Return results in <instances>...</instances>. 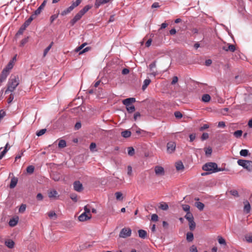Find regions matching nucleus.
<instances>
[{
	"label": "nucleus",
	"instance_id": "f257e3e1",
	"mask_svg": "<svg viewBox=\"0 0 252 252\" xmlns=\"http://www.w3.org/2000/svg\"><path fill=\"white\" fill-rule=\"evenodd\" d=\"M20 79L18 75H11L8 79L7 84V88L5 94L13 93L16 87L19 85Z\"/></svg>",
	"mask_w": 252,
	"mask_h": 252
},
{
	"label": "nucleus",
	"instance_id": "f03ea898",
	"mask_svg": "<svg viewBox=\"0 0 252 252\" xmlns=\"http://www.w3.org/2000/svg\"><path fill=\"white\" fill-rule=\"evenodd\" d=\"M202 169L204 171L210 172L209 173H215L226 170L224 168H218V165L215 162H208L206 163L203 166Z\"/></svg>",
	"mask_w": 252,
	"mask_h": 252
},
{
	"label": "nucleus",
	"instance_id": "7ed1b4c3",
	"mask_svg": "<svg viewBox=\"0 0 252 252\" xmlns=\"http://www.w3.org/2000/svg\"><path fill=\"white\" fill-rule=\"evenodd\" d=\"M237 163L239 165L242 166L248 171H252V161L245 159H239L237 161Z\"/></svg>",
	"mask_w": 252,
	"mask_h": 252
},
{
	"label": "nucleus",
	"instance_id": "20e7f679",
	"mask_svg": "<svg viewBox=\"0 0 252 252\" xmlns=\"http://www.w3.org/2000/svg\"><path fill=\"white\" fill-rule=\"evenodd\" d=\"M131 234V230L129 227L123 228L120 232L119 237L126 238L129 237Z\"/></svg>",
	"mask_w": 252,
	"mask_h": 252
},
{
	"label": "nucleus",
	"instance_id": "39448f33",
	"mask_svg": "<svg viewBox=\"0 0 252 252\" xmlns=\"http://www.w3.org/2000/svg\"><path fill=\"white\" fill-rule=\"evenodd\" d=\"M176 144L175 142L170 141L167 144V152L169 154H172L175 151Z\"/></svg>",
	"mask_w": 252,
	"mask_h": 252
},
{
	"label": "nucleus",
	"instance_id": "423d86ee",
	"mask_svg": "<svg viewBox=\"0 0 252 252\" xmlns=\"http://www.w3.org/2000/svg\"><path fill=\"white\" fill-rule=\"evenodd\" d=\"M87 44L86 42L83 43L80 46L77 47L75 49V51L77 52H80L79 54H82L86 52L89 51L91 49L90 47H87L86 48L83 49V48Z\"/></svg>",
	"mask_w": 252,
	"mask_h": 252
},
{
	"label": "nucleus",
	"instance_id": "0eeeda50",
	"mask_svg": "<svg viewBox=\"0 0 252 252\" xmlns=\"http://www.w3.org/2000/svg\"><path fill=\"white\" fill-rule=\"evenodd\" d=\"M73 186L74 189L76 191L81 192L83 189V185L79 181H75L73 184Z\"/></svg>",
	"mask_w": 252,
	"mask_h": 252
},
{
	"label": "nucleus",
	"instance_id": "6e6552de",
	"mask_svg": "<svg viewBox=\"0 0 252 252\" xmlns=\"http://www.w3.org/2000/svg\"><path fill=\"white\" fill-rule=\"evenodd\" d=\"M155 172L158 176H162L164 175L165 171L164 168L160 166H156L155 167Z\"/></svg>",
	"mask_w": 252,
	"mask_h": 252
},
{
	"label": "nucleus",
	"instance_id": "1a4fd4ad",
	"mask_svg": "<svg viewBox=\"0 0 252 252\" xmlns=\"http://www.w3.org/2000/svg\"><path fill=\"white\" fill-rule=\"evenodd\" d=\"M135 98L130 97L124 99L123 100V103L127 107L132 105V103L135 102Z\"/></svg>",
	"mask_w": 252,
	"mask_h": 252
},
{
	"label": "nucleus",
	"instance_id": "9d476101",
	"mask_svg": "<svg viewBox=\"0 0 252 252\" xmlns=\"http://www.w3.org/2000/svg\"><path fill=\"white\" fill-rule=\"evenodd\" d=\"M8 74L9 72L6 70H2L0 75V86H1L2 82L6 80Z\"/></svg>",
	"mask_w": 252,
	"mask_h": 252
},
{
	"label": "nucleus",
	"instance_id": "9b49d317",
	"mask_svg": "<svg viewBox=\"0 0 252 252\" xmlns=\"http://www.w3.org/2000/svg\"><path fill=\"white\" fill-rule=\"evenodd\" d=\"M82 16L79 12L77 13L74 18L70 21V24L71 26H73L78 21H79L81 17Z\"/></svg>",
	"mask_w": 252,
	"mask_h": 252
},
{
	"label": "nucleus",
	"instance_id": "f8f14e48",
	"mask_svg": "<svg viewBox=\"0 0 252 252\" xmlns=\"http://www.w3.org/2000/svg\"><path fill=\"white\" fill-rule=\"evenodd\" d=\"M222 49L225 51H230L232 52H234L236 50V47H235V45L228 43L227 47L223 46L222 47Z\"/></svg>",
	"mask_w": 252,
	"mask_h": 252
},
{
	"label": "nucleus",
	"instance_id": "ddd939ff",
	"mask_svg": "<svg viewBox=\"0 0 252 252\" xmlns=\"http://www.w3.org/2000/svg\"><path fill=\"white\" fill-rule=\"evenodd\" d=\"M91 218V215L89 216L88 215L85 214V213H83L78 217V220L80 221H84L90 219Z\"/></svg>",
	"mask_w": 252,
	"mask_h": 252
},
{
	"label": "nucleus",
	"instance_id": "4468645a",
	"mask_svg": "<svg viewBox=\"0 0 252 252\" xmlns=\"http://www.w3.org/2000/svg\"><path fill=\"white\" fill-rule=\"evenodd\" d=\"M46 3V0H44L43 2L42 3V4L39 6V7L34 12V15L37 16L40 13L41 10L44 7Z\"/></svg>",
	"mask_w": 252,
	"mask_h": 252
},
{
	"label": "nucleus",
	"instance_id": "2eb2a0df",
	"mask_svg": "<svg viewBox=\"0 0 252 252\" xmlns=\"http://www.w3.org/2000/svg\"><path fill=\"white\" fill-rule=\"evenodd\" d=\"M244 211L247 214H248L251 211V205L250 203L248 200H246L244 202Z\"/></svg>",
	"mask_w": 252,
	"mask_h": 252
},
{
	"label": "nucleus",
	"instance_id": "dca6fc26",
	"mask_svg": "<svg viewBox=\"0 0 252 252\" xmlns=\"http://www.w3.org/2000/svg\"><path fill=\"white\" fill-rule=\"evenodd\" d=\"M14 242L11 239L7 240L5 241V245L9 249H12L14 246Z\"/></svg>",
	"mask_w": 252,
	"mask_h": 252
},
{
	"label": "nucleus",
	"instance_id": "f3484780",
	"mask_svg": "<svg viewBox=\"0 0 252 252\" xmlns=\"http://www.w3.org/2000/svg\"><path fill=\"white\" fill-rule=\"evenodd\" d=\"M176 168L177 171L183 170L184 169V166L181 161H179L176 163Z\"/></svg>",
	"mask_w": 252,
	"mask_h": 252
},
{
	"label": "nucleus",
	"instance_id": "a211bd4d",
	"mask_svg": "<svg viewBox=\"0 0 252 252\" xmlns=\"http://www.w3.org/2000/svg\"><path fill=\"white\" fill-rule=\"evenodd\" d=\"M139 237L145 239L147 237V232L143 229H140L138 231Z\"/></svg>",
	"mask_w": 252,
	"mask_h": 252
},
{
	"label": "nucleus",
	"instance_id": "6ab92c4d",
	"mask_svg": "<svg viewBox=\"0 0 252 252\" xmlns=\"http://www.w3.org/2000/svg\"><path fill=\"white\" fill-rule=\"evenodd\" d=\"M18 180L16 178L13 177L11 179L9 187L10 189H13L17 184Z\"/></svg>",
	"mask_w": 252,
	"mask_h": 252
},
{
	"label": "nucleus",
	"instance_id": "aec40b11",
	"mask_svg": "<svg viewBox=\"0 0 252 252\" xmlns=\"http://www.w3.org/2000/svg\"><path fill=\"white\" fill-rule=\"evenodd\" d=\"M91 8V6L89 5H86L83 9L79 11V13L82 16H83Z\"/></svg>",
	"mask_w": 252,
	"mask_h": 252
},
{
	"label": "nucleus",
	"instance_id": "412c9836",
	"mask_svg": "<svg viewBox=\"0 0 252 252\" xmlns=\"http://www.w3.org/2000/svg\"><path fill=\"white\" fill-rule=\"evenodd\" d=\"M131 133L129 130H125L121 132L122 136L124 138H128L131 136Z\"/></svg>",
	"mask_w": 252,
	"mask_h": 252
},
{
	"label": "nucleus",
	"instance_id": "4be33fe9",
	"mask_svg": "<svg viewBox=\"0 0 252 252\" xmlns=\"http://www.w3.org/2000/svg\"><path fill=\"white\" fill-rule=\"evenodd\" d=\"M18 221V218H13V219L10 220L9 222V225L10 226H12V227L14 226L17 224Z\"/></svg>",
	"mask_w": 252,
	"mask_h": 252
},
{
	"label": "nucleus",
	"instance_id": "5701e85b",
	"mask_svg": "<svg viewBox=\"0 0 252 252\" xmlns=\"http://www.w3.org/2000/svg\"><path fill=\"white\" fill-rule=\"evenodd\" d=\"M13 67V61H10L6 67L3 69L6 70L9 73L10 70H11Z\"/></svg>",
	"mask_w": 252,
	"mask_h": 252
},
{
	"label": "nucleus",
	"instance_id": "b1692460",
	"mask_svg": "<svg viewBox=\"0 0 252 252\" xmlns=\"http://www.w3.org/2000/svg\"><path fill=\"white\" fill-rule=\"evenodd\" d=\"M72 10H73L70 7V6H69L68 8H66L61 13V15L62 16H65V15L68 14V13H70Z\"/></svg>",
	"mask_w": 252,
	"mask_h": 252
},
{
	"label": "nucleus",
	"instance_id": "393cba45",
	"mask_svg": "<svg viewBox=\"0 0 252 252\" xmlns=\"http://www.w3.org/2000/svg\"><path fill=\"white\" fill-rule=\"evenodd\" d=\"M58 192L56 190H52L48 192V196L49 198H53L56 197Z\"/></svg>",
	"mask_w": 252,
	"mask_h": 252
},
{
	"label": "nucleus",
	"instance_id": "a878e982",
	"mask_svg": "<svg viewBox=\"0 0 252 252\" xmlns=\"http://www.w3.org/2000/svg\"><path fill=\"white\" fill-rule=\"evenodd\" d=\"M193 240V234L191 232H188L187 233V240L188 242H192Z\"/></svg>",
	"mask_w": 252,
	"mask_h": 252
},
{
	"label": "nucleus",
	"instance_id": "bb28decb",
	"mask_svg": "<svg viewBox=\"0 0 252 252\" xmlns=\"http://www.w3.org/2000/svg\"><path fill=\"white\" fill-rule=\"evenodd\" d=\"M151 82V80L150 79H145L144 81V83H143V85L142 86V90H145L147 88L148 86L150 84Z\"/></svg>",
	"mask_w": 252,
	"mask_h": 252
},
{
	"label": "nucleus",
	"instance_id": "cd10ccee",
	"mask_svg": "<svg viewBox=\"0 0 252 252\" xmlns=\"http://www.w3.org/2000/svg\"><path fill=\"white\" fill-rule=\"evenodd\" d=\"M66 146V141L64 140H60L58 143V146L60 148H63Z\"/></svg>",
	"mask_w": 252,
	"mask_h": 252
},
{
	"label": "nucleus",
	"instance_id": "c85d7f7f",
	"mask_svg": "<svg viewBox=\"0 0 252 252\" xmlns=\"http://www.w3.org/2000/svg\"><path fill=\"white\" fill-rule=\"evenodd\" d=\"M53 45V42H51V43L49 44V45L45 49V50H44L43 55V57H45L46 56L47 54L48 53L49 51L50 50V49L51 48Z\"/></svg>",
	"mask_w": 252,
	"mask_h": 252
},
{
	"label": "nucleus",
	"instance_id": "c756f323",
	"mask_svg": "<svg viewBox=\"0 0 252 252\" xmlns=\"http://www.w3.org/2000/svg\"><path fill=\"white\" fill-rule=\"evenodd\" d=\"M211 97L208 94H203L202 97V100L205 102H208L210 100Z\"/></svg>",
	"mask_w": 252,
	"mask_h": 252
},
{
	"label": "nucleus",
	"instance_id": "7c9ffc66",
	"mask_svg": "<svg viewBox=\"0 0 252 252\" xmlns=\"http://www.w3.org/2000/svg\"><path fill=\"white\" fill-rule=\"evenodd\" d=\"M82 2V0H76L75 2H72V4L70 6L72 10L74 9V8L78 6Z\"/></svg>",
	"mask_w": 252,
	"mask_h": 252
},
{
	"label": "nucleus",
	"instance_id": "2f4dec72",
	"mask_svg": "<svg viewBox=\"0 0 252 252\" xmlns=\"http://www.w3.org/2000/svg\"><path fill=\"white\" fill-rule=\"evenodd\" d=\"M195 205L200 211L203 210L204 208V204L200 202H195Z\"/></svg>",
	"mask_w": 252,
	"mask_h": 252
},
{
	"label": "nucleus",
	"instance_id": "473e14b6",
	"mask_svg": "<svg viewBox=\"0 0 252 252\" xmlns=\"http://www.w3.org/2000/svg\"><path fill=\"white\" fill-rule=\"evenodd\" d=\"M185 218L189 221L193 220L192 214L189 212L187 213Z\"/></svg>",
	"mask_w": 252,
	"mask_h": 252
},
{
	"label": "nucleus",
	"instance_id": "72a5a7b5",
	"mask_svg": "<svg viewBox=\"0 0 252 252\" xmlns=\"http://www.w3.org/2000/svg\"><path fill=\"white\" fill-rule=\"evenodd\" d=\"M249 153V150L247 149H243L241 150V151L240 152V155L243 157H247V156L250 155Z\"/></svg>",
	"mask_w": 252,
	"mask_h": 252
},
{
	"label": "nucleus",
	"instance_id": "f704fd0d",
	"mask_svg": "<svg viewBox=\"0 0 252 252\" xmlns=\"http://www.w3.org/2000/svg\"><path fill=\"white\" fill-rule=\"evenodd\" d=\"M189 227L190 230H193L195 228V223L194 221V220H192L189 221Z\"/></svg>",
	"mask_w": 252,
	"mask_h": 252
},
{
	"label": "nucleus",
	"instance_id": "c9c22d12",
	"mask_svg": "<svg viewBox=\"0 0 252 252\" xmlns=\"http://www.w3.org/2000/svg\"><path fill=\"white\" fill-rule=\"evenodd\" d=\"M218 242L220 245H223L224 246L226 245V243L225 239L222 238L221 236H218Z\"/></svg>",
	"mask_w": 252,
	"mask_h": 252
},
{
	"label": "nucleus",
	"instance_id": "e433bc0d",
	"mask_svg": "<svg viewBox=\"0 0 252 252\" xmlns=\"http://www.w3.org/2000/svg\"><path fill=\"white\" fill-rule=\"evenodd\" d=\"M159 208L162 210H167L169 207L166 203H162L160 204Z\"/></svg>",
	"mask_w": 252,
	"mask_h": 252
},
{
	"label": "nucleus",
	"instance_id": "4c0bfd02",
	"mask_svg": "<svg viewBox=\"0 0 252 252\" xmlns=\"http://www.w3.org/2000/svg\"><path fill=\"white\" fill-rule=\"evenodd\" d=\"M242 133L243 131L242 130H238L233 133V135L236 138H239L242 136Z\"/></svg>",
	"mask_w": 252,
	"mask_h": 252
},
{
	"label": "nucleus",
	"instance_id": "58836bf2",
	"mask_svg": "<svg viewBox=\"0 0 252 252\" xmlns=\"http://www.w3.org/2000/svg\"><path fill=\"white\" fill-rule=\"evenodd\" d=\"M126 110L128 113H131L133 112L135 110V107L133 105H129L128 106L126 107Z\"/></svg>",
	"mask_w": 252,
	"mask_h": 252
},
{
	"label": "nucleus",
	"instance_id": "ea45409f",
	"mask_svg": "<svg viewBox=\"0 0 252 252\" xmlns=\"http://www.w3.org/2000/svg\"><path fill=\"white\" fill-rule=\"evenodd\" d=\"M115 194L117 200H122L123 199V194L122 193V192H116Z\"/></svg>",
	"mask_w": 252,
	"mask_h": 252
},
{
	"label": "nucleus",
	"instance_id": "a19ab883",
	"mask_svg": "<svg viewBox=\"0 0 252 252\" xmlns=\"http://www.w3.org/2000/svg\"><path fill=\"white\" fill-rule=\"evenodd\" d=\"M127 153L129 156H132L135 153V150L133 147H130L127 149Z\"/></svg>",
	"mask_w": 252,
	"mask_h": 252
},
{
	"label": "nucleus",
	"instance_id": "79ce46f5",
	"mask_svg": "<svg viewBox=\"0 0 252 252\" xmlns=\"http://www.w3.org/2000/svg\"><path fill=\"white\" fill-rule=\"evenodd\" d=\"M34 167L32 165H29L27 168V172L29 174H32L34 172Z\"/></svg>",
	"mask_w": 252,
	"mask_h": 252
},
{
	"label": "nucleus",
	"instance_id": "37998d69",
	"mask_svg": "<svg viewBox=\"0 0 252 252\" xmlns=\"http://www.w3.org/2000/svg\"><path fill=\"white\" fill-rule=\"evenodd\" d=\"M26 29V27L23 25L17 32L16 35L22 34Z\"/></svg>",
	"mask_w": 252,
	"mask_h": 252
},
{
	"label": "nucleus",
	"instance_id": "c03bdc74",
	"mask_svg": "<svg viewBox=\"0 0 252 252\" xmlns=\"http://www.w3.org/2000/svg\"><path fill=\"white\" fill-rule=\"evenodd\" d=\"M26 205L25 204H22L21 205V206L19 207V212L21 213H24L26 209Z\"/></svg>",
	"mask_w": 252,
	"mask_h": 252
},
{
	"label": "nucleus",
	"instance_id": "a18cd8bd",
	"mask_svg": "<svg viewBox=\"0 0 252 252\" xmlns=\"http://www.w3.org/2000/svg\"><path fill=\"white\" fill-rule=\"evenodd\" d=\"M46 131V129H45V128L39 130V131H37L36 133V134L38 136H40L43 135L45 133Z\"/></svg>",
	"mask_w": 252,
	"mask_h": 252
},
{
	"label": "nucleus",
	"instance_id": "49530a36",
	"mask_svg": "<svg viewBox=\"0 0 252 252\" xmlns=\"http://www.w3.org/2000/svg\"><path fill=\"white\" fill-rule=\"evenodd\" d=\"M245 239L247 242L249 243L252 242V233L245 236Z\"/></svg>",
	"mask_w": 252,
	"mask_h": 252
},
{
	"label": "nucleus",
	"instance_id": "de8ad7c7",
	"mask_svg": "<svg viewBox=\"0 0 252 252\" xmlns=\"http://www.w3.org/2000/svg\"><path fill=\"white\" fill-rule=\"evenodd\" d=\"M182 208L184 211L187 213L189 212L190 206L187 204L182 205Z\"/></svg>",
	"mask_w": 252,
	"mask_h": 252
},
{
	"label": "nucleus",
	"instance_id": "09e8293b",
	"mask_svg": "<svg viewBox=\"0 0 252 252\" xmlns=\"http://www.w3.org/2000/svg\"><path fill=\"white\" fill-rule=\"evenodd\" d=\"M96 144L95 143L92 142L91 143L90 145V151L92 152L96 151V150H95L94 149L96 148Z\"/></svg>",
	"mask_w": 252,
	"mask_h": 252
},
{
	"label": "nucleus",
	"instance_id": "8fccbe9b",
	"mask_svg": "<svg viewBox=\"0 0 252 252\" xmlns=\"http://www.w3.org/2000/svg\"><path fill=\"white\" fill-rule=\"evenodd\" d=\"M14 97V94L13 93H11L9 97L7 99L8 103H10L13 100Z\"/></svg>",
	"mask_w": 252,
	"mask_h": 252
},
{
	"label": "nucleus",
	"instance_id": "3c124183",
	"mask_svg": "<svg viewBox=\"0 0 252 252\" xmlns=\"http://www.w3.org/2000/svg\"><path fill=\"white\" fill-rule=\"evenodd\" d=\"M212 152V149L211 147H208L205 149V154L208 156L211 155Z\"/></svg>",
	"mask_w": 252,
	"mask_h": 252
},
{
	"label": "nucleus",
	"instance_id": "603ef678",
	"mask_svg": "<svg viewBox=\"0 0 252 252\" xmlns=\"http://www.w3.org/2000/svg\"><path fill=\"white\" fill-rule=\"evenodd\" d=\"M70 197L74 202L77 201V196L75 193L70 194Z\"/></svg>",
	"mask_w": 252,
	"mask_h": 252
},
{
	"label": "nucleus",
	"instance_id": "864d4df0",
	"mask_svg": "<svg viewBox=\"0 0 252 252\" xmlns=\"http://www.w3.org/2000/svg\"><path fill=\"white\" fill-rule=\"evenodd\" d=\"M174 115L175 117L178 119H181L183 117L182 114L179 111L175 112Z\"/></svg>",
	"mask_w": 252,
	"mask_h": 252
},
{
	"label": "nucleus",
	"instance_id": "5fc2aeb1",
	"mask_svg": "<svg viewBox=\"0 0 252 252\" xmlns=\"http://www.w3.org/2000/svg\"><path fill=\"white\" fill-rule=\"evenodd\" d=\"M151 220L153 221H157L158 220V216L156 214H153L151 216Z\"/></svg>",
	"mask_w": 252,
	"mask_h": 252
},
{
	"label": "nucleus",
	"instance_id": "6e6d98bb",
	"mask_svg": "<svg viewBox=\"0 0 252 252\" xmlns=\"http://www.w3.org/2000/svg\"><path fill=\"white\" fill-rule=\"evenodd\" d=\"M36 15H34V14H32L26 21L30 24L32 21L36 17Z\"/></svg>",
	"mask_w": 252,
	"mask_h": 252
},
{
	"label": "nucleus",
	"instance_id": "4d7b16f0",
	"mask_svg": "<svg viewBox=\"0 0 252 252\" xmlns=\"http://www.w3.org/2000/svg\"><path fill=\"white\" fill-rule=\"evenodd\" d=\"M28 39H29L28 37L23 39L21 40V43H20L21 46H23L26 43H27L28 41Z\"/></svg>",
	"mask_w": 252,
	"mask_h": 252
},
{
	"label": "nucleus",
	"instance_id": "13d9d810",
	"mask_svg": "<svg viewBox=\"0 0 252 252\" xmlns=\"http://www.w3.org/2000/svg\"><path fill=\"white\" fill-rule=\"evenodd\" d=\"M8 149H4L0 153V160L4 156V155H5V154L7 153V152L8 151Z\"/></svg>",
	"mask_w": 252,
	"mask_h": 252
},
{
	"label": "nucleus",
	"instance_id": "bf43d9fd",
	"mask_svg": "<svg viewBox=\"0 0 252 252\" xmlns=\"http://www.w3.org/2000/svg\"><path fill=\"white\" fill-rule=\"evenodd\" d=\"M48 215L50 218H52L53 217H55V218H57V215L54 211H51L49 212Z\"/></svg>",
	"mask_w": 252,
	"mask_h": 252
},
{
	"label": "nucleus",
	"instance_id": "052dcab7",
	"mask_svg": "<svg viewBox=\"0 0 252 252\" xmlns=\"http://www.w3.org/2000/svg\"><path fill=\"white\" fill-rule=\"evenodd\" d=\"M209 138V134L207 133H203L201 136V140H205Z\"/></svg>",
	"mask_w": 252,
	"mask_h": 252
},
{
	"label": "nucleus",
	"instance_id": "680f3d73",
	"mask_svg": "<svg viewBox=\"0 0 252 252\" xmlns=\"http://www.w3.org/2000/svg\"><path fill=\"white\" fill-rule=\"evenodd\" d=\"M156 67V61L153 62L149 65V68L151 70V71H153V69L154 68H155Z\"/></svg>",
	"mask_w": 252,
	"mask_h": 252
},
{
	"label": "nucleus",
	"instance_id": "e2e57ef3",
	"mask_svg": "<svg viewBox=\"0 0 252 252\" xmlns=\"http://www.w3.org/2000/svg\"><path fill=\"white\" fill-rule=\"evenodd\" d=\"M58 15H59V13L57 14H54L51 16V17H50L51 23H53V21L58 18Z\"/></svg>",
	"mask_w": 252,
	"mask_h": 252
},
{
	"label": "nucleus",
	"instance_id": "0e129e2a",
	"mask_svg": "<svg viewBox=\"0 0 252 252\" xmlns=\"http://www.w3.org/2000/svg\"><path fill=\"white\" fill-rule=\"evenodd\" d=\"M190 252H198L197 248L194 246L192 245L189 249Z\"/></svg>",
	"mask_w": 252,
	"mask_h": 252
},
{
	"label": "nucleus",
	"instance_id": "69168bd1",
	"mask_svg": "<svg viewBox=\"0 0 252 252\" xmlns=\"http://www.w3.org/2000/svg\"><path fill=\"white\" fill-rule=\"evenodd\" d=\"M230 193L231 195H232L234 196H239L238 192L236 190H231Z\"/></svg>",
	"mask_w": 252,
	"mask_h": 252
},
{
	"label": "nucleus",
	"instance_id": "338daca9",
	"mask_svg": "<svg viewBox=\"0 0 252 252\" xmlns=\"http://www.w3.org/2000/svg\"><path fill=\"white\" fill-rule=\"evenodd\" d=\"M24 152H25V151H21L20 153H19L16 155V157H15V161H16L18 159H20L21 158V157L23 156Z\"/></svg>",
	"mask_w": 252,
	"mask_h": 252
},
{
	"label": "nucleus",
	"instance_id": "774afa93",
	"mask_svg": "<svg viewBox=\"0 0 252 252\" xmlns=\"http://www.w3.org/2000/svg\"><path fill=\"white\" fill-rule=\"evenodd\" d=\"M140 116H141V115L139 112H136L134 115V117H133L134 120L136 121L137 118L140 117Z\"/></svg>",
	"mask_w": 252,
	"mask_h": 252
}]
</instances>
